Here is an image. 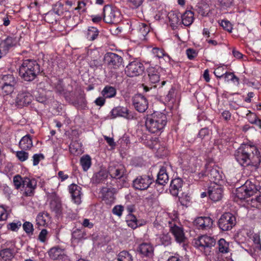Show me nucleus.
Here are the masks:
<instances>
[{
  "label": "nucleus",
  "mask_w": 261,
  "mask_h": 261,
  "mask_svg": "<svg viewBox=\"0 0 261 261\" xmlns=\"http://www.w3.org/2000/svg\"><path fill=\"white\" fill-rule=\"evenodd\" d=\"M234 157L237 161L242 166H251L257 169L261 163V154L254 145L242 144L235 151Z\"/></svg>",
  "instance_id": "obj_1"
},
{
  "label": "nucleus",
  "mask_w": 261,
  "mask_h": 261,
  "mask_svg": "<svg viewBox=\"0 0 261 261\" xmlns=\"http://www.w3.org/2000/svg\"><path fill=\"white\" fill-rule=\"evenodd\" d=\"M166 115L160 112H154L147 115L145 121L147 129L153 134L161 133L167 124Z\"/></svg>",
  "instance_id": "obj_2"
},
{
  "label": "nucleus",
  "mask_w": 261,
  "mask_h": 261,
  "mask_svg": "<svg viewBox=\"0 0 261 261\" xmlns=\"http://www.w3.org/2000/svg\"><path fill=\"white\" fill-rule=\"evenodd\" d=\"M40 72V65L33 60H24L19 68V75L25 81L32 82Z\"/></svg>",
  "instance_id": "obj_3"
},
{
  "label": "nucleus",
  "mask_w": 261,
  "mask_h": 261,
  "mask_svg": "<svg viewBox=\"0 0 261 261\" xmlns=\"http://www.w3.org/2000/svg\"><path fill=\"white\" fill-rule=\"evenodd\" d=\"M194 243L196 248L208 256L212 254V248L216 244V240L214 237L203 235L195 239Z\"/></svg>",
  "instance_id": "obj_4"
},
{
  "label": "nucleus",
  "mask_w": 261,
  "mask_h": 261,
  "mask_svg": "<svg viewBox=\"0 0 261 261\" xmlns=\"http://www.w3.org/2000/svg\"><path fill=\"white\" fill-rule=\"evenodd\" d=\"M168 226L170 231L173 235L175 241L178 243H185L186 240L183 228L179 221L178 218L175 216L173 218H170L168 221Z\"/></svg>",
  "instance_id": "obj_5"
},
{
  "label": "nucleus",
  "mask_w": 261,
  "mask_h": 261,
  "mask_svg": "<svg viewBox=\"0 0 261 261\" xmlns=\"http://www.w3.org/2000/svg\"><path fill=\"white\" fill-rule=\"evenodd\" d=\"M257 191L260 192L257 187L252 181L247 180L244 186L237 190L236 195L239 199H245L252 196Z\"/></svg>",
  "instance_id": "obj_6"
},
{
  "label": "nucleus",
  "mask_w": 261,
  "mask_h": 261,
  "mask_svg": "<svg viewBox=\"0 0 261 261\" xmlns=\"http://www.w3.org/2000/svg\"><path fill=\"white\" fill-rule=\"evenodd\" d=\"M154 182V178L152 175H146L138 176L133 182V185L135 189L139 190L147 189Z\"/></svg>",
  "instance_id": "obj_7"
},
{
  "label": "nucleus",
  "mask_w": 261,
  "mask_h": 261,
  "mask_svg": "<svg viewBox=\"0 0 261 261\" xmlns=\"http://www.w3.org/2000/svg\"><path fill=\"white\" fill-rule=\"evenodd\" d=\"M108 172L111 178L120 179L126 175V170L123 165L111 162L109 165Z\"/></svg>",
  "instance_id": "obj_8"
},
{
  "label": "nucleus",
  "mask_w": 261,
  "mask_h": 261,
  "mask_svg": "<svg viewBox=\"0 0 261 261\" xmlns=\"http://www.w3.org/2000/svg\"><path fill=\"white\" fill-rule=\"evenodd\" d=\"M236 224V217L231 213L223 214L218 220V226L222 231L230 230Z\"/></svg>",
  "instance_id": "obj_9"
},
{
  "label": "nucleus",
  "mask_w": 261,
  "mask_h": 261,
  "mask_svg": "<svg viewBox=\"0 0 261 261\" xmlns=\"http://www.w3.org/2000/svg\"><path fill=\"white\" fill-rule=\"evenodd\" d=\"M144 69V66L141 62L134 60L126 66L125 72L128 76L134 77L142 74Z\"/></svg>",
  "instance_id": "obj_10"
},
{
  "label": "nucleus",
  "mask_w": 261,
  "mask_h": 261,
  "mask_svg": "<svg viewBox=\"0 0 261 261\" xmlns=\"http://www.w3.org/2000/svg\"><path fill=\"white\" fill-rule=\"evenodd\" d=\"M49 200V208L51 212H54L57 216L62 214V206L60 197L55 192H52L48 195Z\"/></svg>",
  "instance_id": "obj_11"
},
{
  "label": "nucleus",
  "mask_w": 261,
  "mask_h": 261,
  "mask_svg": "<svg viewBox=\"0 0 261 261\" xmlns=\"http://www.w3.org/2000/svg\"><path fill=\"white\" fill-rule=\"evenodd\" d=\"M150 31V27L144 23H138L135 25V28L132 30V34L138 41L145 39L146 36Z\"/></svg>",
  "instance_id": "obj_12"
},
{
  "label": "nucleus",
  "mask_w": 261,
  "mask_h": 261,
  "mask_svg": "<svg viewBox=\"0 0 261 261\" xmlns=\"http://www.w3.org/2000/svg\"><path fill=\"white\" fill-rule=\"evenodd\" d=\"M104 59L110 68L118 69L121 66L123 59L117 54L111 52L105 54Z\"/></svg>",
  "instance_id": "obj_13"
},
{
  "label": "nucleus",
  "mask_w": 261,
  "mask_h": 261,
  "mask_svg": "<svg viewBox=\"0 0 261 261\" xmlns=\"http://www.w3.org/2000/svg\"><path fill=\"white\" fill-rule=\"evenodd\" d=\"M119 12L109 5H105L103 8V19L108 23H113L117 21Z\"/></svg>",
  "instance_id": "obj_14"
},
{
  "label": "nucleus",
  "mask_w": 261,
  "mask_h": 261,
  "mask_svg": "<svg viewBox=\"0 0 261 261\" xmlns=\"http://www.w3.org/2000/svg\"><path fill=\"white\" fill-rule=\"evenodd\" d=\"M207 194L212 201H220L223 196V188L217 184H213L208 187Z\"/></svg>",
  "instance_id": "obj_15"
},
{
  "label": "nucleus",
  "mask_w": 261,
  "mask_h": 261,
  "mask_svg": "<svg viewBox=\"0 0 261 261\" xmlns=\"http://www.w3.org/2000/svg\"><path fill=\"white\" fill-rule=\"evenodd\" d=\"M133 105L137 111L143 113L148 108V103L144 96L141 94H137L133 97Z\"/></svg>",
  "instance_id": "obj_16"
},
{
  "label": "nucleus",
  "mask_w": 261,
  "mask_h": 261,
  "mask_svg": "<svg viewBox=\"0 0 261 261\" xmlns=\"http://www.w3.org/2000/svg\"><path fill=\"white\" fill-rule=\"evenodd\" d=\"M32 99L33 96L29 92H20L15 99L16 106L18 108L27 106L32 102Z\"/></svg>",
  "instance_id": "obj_17"
},
{
  "label": "nucleus",
  "mask_w": 261,
  "mask_h": 261,
  "mask_svg": "<svg viewBox=\"0 0 261 261\" xmlns=\"http://www.w3.org/2000/svg\"><path fill=\"white\" fill-rule=\"evenodd\" d=\"M37 187V181L34 178L30 179L28 177L23 178L22 187L24 188L23 195L25 196H32L34 194L35 189Z\"/></svg>",
  "instance_id": "obj_18"
},
{
  "label": "nucleus",
  "mask_w": 261,
  "mask_h": 261,
  "mask_svg": "<svg viewBox=\"0 0 261 261\" xmlns=\"http://www.w3.org/2000/svg\"><path fill=\"white\" fill-rule=\"evenodd\" d=\"M111 118H115L117 117H123L127 119H133L134 116L129 112L126 108L123 107H117L113 109L111 112Z\"/></svg>",
  "instance_id": "obj_19"
},
{
  "label": "nucleus",
  "mask_w": 261,
  "mask_h": 261,
  "mask_svg": "<svg viewBox=\"0 0 261 261\" xmlns=\"http://www.w3.org/2000/svg\"><path fill=\"white\" fill-rule=\"evenodd\" d=\"M206 176L210 180L213 182V184H217L222 179V175L220 173L219 170L217 168H210L206 169L204 174L202 175Z\"/></svg>",
  "instance_id": "obj_20"
},
{
  "label": "nucleus",
  "mask_w": 261,
  "mask_h": 261,
  "mask_svg": "<svg viewBox=\"0 0 261 261\" xmlns=\"http://www.w3.org/2000/svg\"><path fill=\"white\" fill-rule=\"evenodd\" d=\"M82 188L76 184H72L69 186V191L71 195L72 199L76 204L81 202Z\"/></svg>",
  "instance_id": "obj_21"
},
{
  "label": "nucleus",
  "mask_w": 261,
  "mask_h": 261,
  "mask_svg": "<svg viewBox=\"0 0 261 261\" xmlns=\"http://www.w3.org/2000/svg\"><path fill=\"white\" fill-rule=\"evenodd\" d=\"M18 42V40L16 37L8 36L5 40L1 41L0 45L2 46L3 49L6 50L7 53L10 49L15 46Z\"/></svg>",
  "instance_id": "obj_22"
},
{
  "label": "nucleus",
  "mask_w": 261,
  "mask_h": 261,
  "mask_svg": "<svg viewBox=\"0 0 261 261\" xmlns=\"http://www.w3.org/2000/svg\"><path fill=\"white\" fill-rule=\"evenodd\" d=\"M100 193L102 195V200L108 204H111L114 202L115 197L112 190L107 187H103Z\"/></svg>",
  "instance_id": "obj_23"
},
{
  "label": "nucleus",
  "mask_w": 261,
  "mask_h": 261,
  "mask_svg": "<svg viewBox=\"0 0 261 261\" xmlns=\"http://www.w3.org/2000/svg\"><path fill=\"white\" fill-rule=\"evenodd\" d=\"M138 251L145 256L151 258L153 255V248L150 244L143 243L139 245Z\"/></svg>",
  "instance_id": "obj_24"
},
{
  "label": "nucleus",
  "mask_w": 261,
  "mask_h": 261,
  "mask_svg": "<svg viewBox=\"0 0 261 261\" xmlns=\"http://www.w3.org/2000/svg\"><path fill=\"white\" fill-rule=\"evenodd\" d=\"M180 14L178 12L171 11L168 13L167 17L172 29H175L177 24L180 23Z\"/></svg>",
  "instance_id": "obj_25"
},
{
  "label": "nucleus",
  "mask_w": 261,
  "mask_h": 261,
  "mask_svg": "<svg viewBox=\"0 0 261 261\" xmlns=\"http://www.w3.org/2000/svg\"><path fill=\"white\" fill-rule=\"evenodd\" d=\"M182 180L180 178H176L172 180L170 184V191L173 196H177L178 192L181 190Z\"/></svg>",
  "instance_id": "obj_26"
},
{
  "label": "nucleus",
  "mask_w": 261,
  "mask_h": 261,
  "mask_svg": "<svg viewBox=\"0 0 261 261\" xmlns=\"http://www.w3.org/2000/svg\"><path fill=\"white\" fill-rule=\"evenodd\" d=\"M169 180L168 175L165 167H162L157 175V179L155 180V185L164 186Z\"/></svg>",
  "instance_id": "obj_27"
},
{
  "label": "nucleus",
  "mask_w": 261,
  "mask_h": 261,
  "mask_svg": "<svg viewBox=\"0 0 261 261\" xmlns=\"http://www.w3.org/2000/svg\"><path fill=\"white\" fill-rule=\"evenodd\" d=\"M51 217L46 212L39 213L36 217V222L38 226H45L50 221Z\"/></svg>",
  "instance_id": "obj_28"
},
{
  "label": "nucleus",
  "mask_w": 261,
  "mask_h": 261,
  "mask_svg": "<svg viewBox=\"0 0 261 261\" xmlns=\"http://www.w3.org/2000/svg\"><path fill=\"white\" fill-rule=\"evenodd\" d=\"M86 238V233L84 228H77L72 232L71 240L72 242L78 243Z\"/></svg>",
  "instance_id": "obj_29"
},
{
  "label": "nucleus",
  "mask_w": 261,
  "mask_h": 261,
  "mask_svg": "<svg viewBox=\"0 0 261 261\" xmlns=\"http://www.w3.org/2000/svg\"><path fill=\"white\" fill-rule=\"evenodd\" d=\"M19 147L22 150L30 149L33 146L32 139L30 135L23 136L19 143Z\"/></svg>",
  "instance_id": "obj_30"
},
{
  "label": "nucleus",
  "mask_w": 261,
  "mask_h": 261,
  "mask_svg": "<svg viewBox=\"0 0 261 261\" xmlns=\"http://www.w3.org/2000/svg\"><path fill=\"white\" fill-rule=\"evenodd\" d=\"M182 23L187 27L190 26L194 20V13L190 10L186 11L182 15H181Z\"/></svg>",
  "instance_id": "obj_31"
},
{
  "label": "nucleus",
  "mask_w": 261,
  "mask_h": 261,
  "mask_svg": "<svg viewBox=\"0 0 261 261\" xmlns=\"http://www.w3.org/2000/svg\"><path fill=\"white\" fill-rule=\"evenodd\" d=\"M48 254L49 257L53 260L60 259L62 258L64 254V251L59 247H55L51 248Z\"/></svg>",
  "instance_id": "obj_32"
},
{
  "label": "nucleus",
  "mask_w": 261,
  "mask_h": 261,
  "mask_svg": "<svg viewBox=\"0 0 261 261\" xmlns=\"http://www.w3.org/2000/svg\"><path fill=\"white\" fill-rule=\"evenodd\" d=\"M101 93L105 98H111L116 96L117 91L115 87L107 85L104 87Z\"/></svg>",
  "instance_id": "obj_33"
},
{
  "label": "nucleus",
  "mask_w": 261,
  "mask_h": 261,
  "mask_svg": "<svg viewBox=\"0 0 261 261\" xmlns=\"http://www.w3.org/2000/svg\"><path fill=\"white\" fill-rule=\"evenodd\" d=\"M108 172L101 170L99 172L95 173L92 177V180L94 183L99 184L103 182L108 176Z\"/></svg>",
  "instance_id": "obj_34"
},
{
  "label": "nucleus",
  "mask_w": 261,
  "mask_h": 261,
  "mask_svg": "<svg viewBox=\"0 0 261 261\" xmlns=\"http://www.w3.org/2000/svg\"><path fill=\"white\" fill-rule=\"evenodd\" d=\"M17 79L13 74H8L2 75L0 83L2 85H16Z\"/></svg>",
  "instance_id": "obj_35"
},
{
  "label": "nucleus",
  "mask_w": 261,
  "mask_h": 261,
  "mask_svg": "<svg viewBox=\"0 0 261 261\" xmlns=\"http://www.w3.org/2000/svg\"><path fill=\"white\" fill-rule=\"evenodd\" d=\"M99 35L98 30L94 27H88L87 30L85 32L86 38L89 41L95 40Z\"/></svg>",
  "instance_id": "obj_36"
},
{
  "label": "nucleus",
  "mask_w": 261,
  "mask_h": 261,
  "mask_svg": "<svg viewBox=\"0 0 261 261\" xmlns=\"http://www.w3.org/2000/svg\"><path fill=\"white\" fill-rule=\"evenodd\" d=\"M148 76L149 82L152 84H156L160 81L159 73L153 67H150L148 69Z\"/></svg>",
  "instance_id": "obj_37"
},
{
  "label": "nucleus",
  "mask_w": 261,
  "mask_h": 261,
  "mask_svg": "<svg viewBox=\"0 0 261 261\" xmlns=\"http://www.w3.org/2000/svg\"><path fill=\"white\" fill-rule=\"evenodd\" d=\"M54 89L56 93L63 95L66 98L70 94V91L64 89L63 82L59 80L55 84Z\"/></svg>",
  "instance_id": "obj_38"
},
{
  "label": "nucleus",
  "mask_w": 261,
  "mask_h": 261,
  "mask_svg": "<svg viewBox=\"0 0 261 261\" xmlns=\"http://www.w3.org/2000/svg\"><path fill=\"white\" fill-rule=\"evenodd\" d=\"M218 250L221 253H227L229 252V243L223 238L220 239L218 242Z\"/></svg>",
  "instance_id": "obj_39"
},
{
  "label": "nucleus",
  "mask_w": 261,
  "mask_h": 261,
  "mask_svg": "<svg viewBox=\"0 0 261 261\" xmlns=\"http://www.w3.org/2000/svg\"><path fill=\"white\" fill-rule=\"evenodd\" d=\"M80 164L83 169L87 171L91 167V159L89 155H84L80 159Z\"/></svg>",
  "instance_id": "obj_40"
},
{
  "label": "nucleus",
  "mask_w": 261,
  "mask_h": 261,
  "mask_svg": "<svg viewBox=\"0 0 261 261\" xmlns=\"http://www.w3.org/2000/svg\"><path fill=\"white\" fill-rule=\"evenodd\" d=\"M0 256L4 261H8L14 257V253L12 249L6 248L0 251Z\"/></svg>",
  "instance_id": "obj_41"
},
{
  "label": "nucleus",
  "mask_w": 261,
  "mask_h": 261,
  "mask_svg": "<svg viewBox=\"0 0 261 261\" xmlns=\"http://www.w3.org/2000/svg\"><path fill=\"white\" fill-rule=\"evenodd\" d=\"M126 219V221L127 225L133 229L141 225V224L139 223L136 216L134 215L129 214L127 215Z\"/></svg>",
  "instance_id": "obj_42"
},
{
  "label": "nucleus",
  "mask_w": 261,
  "mask_h": 261,
  "mask_svg": "<svg viewBox=\"0 0 261 261\" xmlns=\"http://www.w3.org/2000/svg\"><path fill=\"white\" fill-rule=\"evenodd\" d=\"M69 150L71 153L78 155L82 153L81 144L77 142H73L69 145Z\"/></svg>",
  "instance_id": "obj_43"
},
{
  "label": "nucleus",
  "mask_w": 261,
  "mask_h": 261,
  "mask_svg": "<svg viewBox=\"0 0 261 261\" xmlns=\"http://www.w3.org/2000/svg\"><path fill=\"white\" fill-rule=\"evenodd\" d=\"M63 5L61 3L57 2L53 5L52 10L48 12L46 15H51L54 13L59 16L61 15L63 13Z\"/></svg>",
  "instance_id": "obj_44"
},
{
  "label": "nucleus",
  "mask_w": 261,
  "mask_h": 261,
  "mask_svg": "<svg viewBox=\"0 0 261 261\" xmlns=\"http://www.w3.org/2000/svg\"><path fill=\"white\" fill-rule=\"evenodd\" d=\"M73 105L78 108H83L86 106V100L83 94H80L76 99L72 102Z\"/></svg>",
  "instance_id": "obj_45"
},
{
  "label": "nucleus",
  "mask_w": 261,
  "mask_h": 261,
  "mask_svg": "<svg viewBox=\"0 0 261 261\" xmlns=\"http://www.w3.org/2000/svg\"><path fill=\"white\" fill-rule=\"evenodd\" d=\"M117 261H133V258L130 253L127 251H122L117 255Z\"/></svg>",
  "instance_id": "obj_46"
},
{
  "label": "nucleus",
  "mask_w": 261,
  "mask_h": 261,
  "mask_svg": "<svg viewBox=\"0 0 261 261\" xmlns=\"http://www.w3.org/2000/svg\"><path fill=\"white\" fill-rule=\"evenodd\" d=\"M160 241L162 245L167 246L171 244V238L168 233H163L160 236Z\"/></svg>",
  "instance_id": "obj_47"
},
{
  "label": "nucleus",
  "mask_w": 261,
  "mask_h": 261,
  "mask_svg": "<svg viewBox=\"0 0 261 261\" xmlns=\"http://www.w3.org/2000/svg\"><path fill=\"white\" fill-rule=\"evenodd\" d=\"M16 85H2V93L4 95L11 94L14 90Z\"/></svg>",
  "instance_id": "obj_48"
},
{
  "label": "nucleus",
  "mask_w": 261,
  "mask_h": 261,
  "mask_svg": "<svg viewBox=\"0 0 261 261\" xmlns=\"http://www.w3.org/2000/svg\"><path fill=\"white\" fill-rule=\"evenodd\" d=\"M224 80L226 82L231 81L233 83H237L238 84L239 83V79L232 72H225V74L223 76Z\"/></svg>",
  "instance_id": "obj_49"
},
{
  "label": "nucleus",
  "mask_w": 261,
  "mask_h": 261,
  "mask_svg": "<svg viewBox=\"0 0 261 261\" xmlns=\"http://www.w3.org/2000/svg\"><path fill=\"white\" fill-rule=\"evenodd\" d=\"M213 225V220L209 217H204V220L202 225V230H207L210 229Z\"/></svg>",
  "instance_id": "obj_50"
},
{
  "label": "nucleus",
  "mask_w": 261,
  "mask_h": 261,
  "mask_svg": "<svg viewBox=\"0 0 261 261\" xmlns=\"http://www.w3.org/2000/svg\"><path fill=\"white\" fill-rule=\"evenodd\" d=\"M258 196H257L255 198H252L250 201V205L258 209H261V192Z\"/></svg>",
  "instance_id": "obj_51"
},
{
  "label": "nucleus",
  "mask_w": 261,
  "mask_h": 261,
  "mask_svg": "<svg viewBox=\"0 0 261 261\" xmlns=\"http://www.w3.org/2000/svg\"><path fill=\"white\" fill-rule=\"evenodd\" d=\"M248 119L251 123L255 124L261 128V121L257 118L255 114L251 113L250 115H248Z\"/></svg>",
  "instance_id": "obj_52"
},
{
  "label": "nucleus",
  "mask_w": 261,
  "mask_h": 261,
  "mask_svg": "<svg viewBox=\"0 0 261 261\" xmlns=\"http://www.w3.org/2000/svg\"><path fill=\"white\" fill-rule=\"evenodd\" d=\"M23 178L20 175H16L13 177L14 185L16 189H19L23 186Z\"/></svg>",
  "instance_id": "obj_53"
},
{
  "label": "nucleus",
  "mask_w": 261,
  "mask_h": 261,
  "mask_svg": "<svg viewBox=\"0 0 261 261\" xmlns=\"http://www.w3.org/2000/svg\"><path fill=\"white\" fill-rule=\"evenodd\" d=\"M22 227H23L24 231L27 234H32L33 233V231H34L33 225L31 222H28V221L25 222L22 225Z\"/></svg>",
  "instance_id": "obj_54"
},
{
  "label": "nucleus",
  "mask_w": 261,
  "mask_h": 261,
  "mask_svg": "<svg viewBox=\"0 0 261 261\" xmlns=\"http://www.w3.org/2000/svg\"><path fill=\"white\" fill-rule=\"evenodd\" d=\"M16 156L20 161L24 162L29 158V153L24 150L17 151Z\"/></svg>",
  "instance_id": "obj_55"
},
{
  "label": "nucleus",
  "mask_w": 261,
  "mask_h": 261,
  "mask_svg": "<svg viewBox=\"0 0 261 261\" xmlns=\"http://www.w3.org/2000/svg\"><path fill=\"white\" fill-rule=\"evenodd\" d=\"M152 53L154 57L158 58H162L166 55L164 50L159 48H153L152 50Z\"/></svg>",
  "instance_id": "obj_56"
},
{
  "label": "nucleus",
  "mask_w": 261,
  "mask_h": 261,
  "mask_svg": "<svg viewBox=\"0 0 261 261\" xmlns=\"http://www.w3.org/2000/svg\"><path fill=\"white\" fill-rule=\"evenodd\" d=\"M123 211V207L120 205L115 206L112 210L113 213L119 217L122 215Z\"/></svg>",
  "instance_id": "obj_57"
},
{
  "label": "nucleus",
  "mask_w": 261,
  "mask_h": 261,
  "mask_svg": "<svg viewBox=\"0 0 261 261\" xmlns=\"http://www.w3.org/2000/svg\"><path fill=\"white\" fill-rule=\"evenodd\" d=\"M221 26H222L224 29L230 32L232 30V26L230 22L228 20H222L220 23Z\"/></svg>",
  "instance_id": "obj_58"
},
{
  "label": "nucleus",
  "mask_w": 261,
  "mask_h": 261,
  "mask_svg": "<svg viewBox=\"0 0 261 261\" xmlns=\"http://www.w3.org/2000/svg\"><path fill=\"white\" fill-rule=\"evenodd\" d=\"M186 54L188 56V58L190 60L193 59L197 55V51L195 49L192 48L187 49L186 50Z\"/></svg>",
  "instance_id": "obj_59"
},
{
  "label": "nucleus",
  "mask_w": 261,
  "mask_h": 261,
  "mask_svg": "<svg viewBox=\"0 0 261 261\" xmlns=\"http://www.w3.org/2000/svg\"><path fill=\"white\" fill-rule=\"evenodd\" d=\"M214 74L218 78L223 77L225 72H224V69L222 67H218L217 68L214 72Z\"/></svg>",
  "instance_id": "obj_60"
},
{
  "label": "nucleus",
  "mask_w": 261,
  "mask_h": 261,
  "mask_svg": "<svg viewBox=\"0 0 261 261\" xmlns=\"http://www.w3.org/2000/svg\"><path fill=\"white\" fill-rule=\"evenodd\" d=\"M21 226V223L20 221L16 223H11L8 225V229L12 231H17L18 228Z\"/></svg>",
  "instance_id": "obj_61"
},
{
  "label": "nucleus",
  "mask_w": 261,
  "mask_h": 261,
  "mask_svg": "<svg viewBox=\"0 0 261 261\" xmlns=\"http://www.w3.org/2000/svg\"><path fill=\"white\" fill-rule=\"evenodd\" d=\"M86 3L83 1L78 2V6L75 8V10H78L80 13L85 12L86 11Z\"/></svg>",
  "instance_id": "obj_62"
},
{
  "label": "nucleus",
  "mask_w": 261,
  "mask_h": 261,
  "mask_svg": "<svg viewBox=\"0 0 261 261\" xmlns=\"http://www.w3.org/2000/svg\"><path fill=\"white\" fill-rule=\"evenodd\" d=\"M203 220L204 217H200L197 218L194 221V225L199 229H202Z\"/></svg>",
  "instance_id": "obj_63"
},
{
  "label": "nucleus",
  "mask_w": 261,
  "mask_h": 261,
  "mask_svg": "<svg viewBox=\"0 0 261 261\" xmlns=\"http://www.w3.org/2000/svg\"><path fill=\"white\" fill-rule=\"evenodd\" d=\"M209 135V130L207 128H203L201 129L198 133L199 138L203 139L205 136Z\"/></svg>",
  "instance_id": "obj_64"
}]
</instances>
